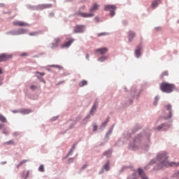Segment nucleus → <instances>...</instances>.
<instances>
[{"instance_id": "nucleus-1", "label": "nucleus", "mask_w": 179, "mask_h": 179, "mask_svg": "<svg viewBox=\"0 0 179 179\" xmlns=\"http://www.w3.org/2000/svg\"><path fill=\"white\" fill-rule=\"evenodd\" d=\"M169 156L166 152L163 153H159L157 157V161L159 162V167H178L179 163H176V162H169Z\"/></svg>"}, {"instance_id": "nucleus-2", "label": "nucleus", "mask_w": 179, "mask_h": 179, "mask_svg": "<svg viewBox=\"0 0 179 179\" xmlns=\"http://www.w3.org/2000/svg\"><path fill=\"white\" fill-rule=\"evenodd\" d=\"M99 6L97 3H94L93 6L90 9V13H85V12H81V10H79L78 12H76L75 13L76 16H80L81 17L87 18V17H93L94 16V12H96V10H98Z\"/></svg>"}, {"instance_id": "nucleus-3", "label": "nucleus", "mask_w": 179, "mask_h": 179, "mask_svg": "<svg viewBox=\"0 0 179 179\" xmlns=\"http://www.w3.org/2000/svg\"><path fill=\"white\" fill-rule=\"evenodd\" d=\"M175 88L176 86H174V85L172 83H167L166 82H163L160 85L161 90L165 93H171Z\"/></svg>"}, {"instance_id": "nucleus-4", "label": "nucleus", "mask_w": 179, "mask_h": 179, "mask_svg": "<svg viewBox=\"0 0 179 179\" xmlns=\"http://www.w3.org/2000/svg\"><path fill=\"white\" fill-rule=\"evenodd\" d=\"M115 9H117V7L115 6V5H106L105 6V10H110V16H115Z\"/></svg>"}, {"instance_id": "nucleus-5", "label": "nucleus", "mask_w": 179, "mask_h": 179, "mask_svg": "<svg viewBox=\"0 0 179 179\" xmlns=\"http://www.w3.org/2000/svg\"><path fill=\"white\" fill-rule=\"evenodd\" d=\"M86 27L83 24H77L74 27L73 33H84L85 31Z\"/></svg>"}, {"instance_id": "nucleus-6", "label": "nucleus", "mask_w": 179, "mask_h": 179, "mask_svg": "<svg viewBox=\"0 0 179 179\" xmlns=\"http://www.w3.org/2000/svg\"><path fill=\"white\" fill-rule=\"evenodd\" d=\"M12 58V55L8 54H0V62L8 61Z\"/></svg>"}, {"instance_id": "nucleus-7", "label": "nucleus", "mask_w": 179, "mask_h": 179, "mask_svg": "<svg viewBox=\"0 0 179 179\" xmlns=\"http://www.w3.org/2000/svg\"><path fill=\"white\" fill-rule=\"evenodd\" d=\"M74 39L73 38H69L68 39L64 44H62V48H69L70 45H71L72 43H73Z\"/></svg>"}, {"instance_id": "nucleus-8", "label": "nucleus", "mask_w": 179, "mask_h": 179, "mask_svg": "<svg viewBox=\"0 0 179 179\" xmlns=\"http://www.w3.org/2000/svg\"><path fill=\"white\" fill-rule=\"evenodd\" d=\"M26 33H27V30H26V29H20L17 31H10V34L20 35V34H25Z\"/></svg>"}, {"instance_id": "nucleus-9", "label": "nucleus", "mask_w": 179, "mask_h": 179, "mask_svg": "<svg viewBox=\"0 0 179 179\" xmlns=\"http://www.w3.org/2000/svg\"><path fill=\"white\" fill-rule=\"evenodd\" d=\"M138 173L142 179H149L148 176H146L145 171H143V170H142V169H138Z\"/></svg>"}, {"instance_id": "nucleus-10", "label": "nucleus", "mask_w": 179, "mask_h": 179, "mask_svg": "<svg viewBox=\"0 0 179 179\" xmlns=\"http://www.w3.org/2000/svg\"><path fill=\"white\" fill-rule=\"evenodd\" d=\"M135 37H136V33H134V31H129V36H128L129 41H132L134 38H135Z\"/></svg>"}, {"instance_id": "nucleus-11", "label": "nucleus", "mask_w": 179, "mask_h": 179, "mask_svg": "<svg viewBox=\"0 0 179 179\" xmlns=\"http://www.w3.org/2000/svg\"><path fill=\"white\" fill-rule=\"evenodd\" d=\"M171 105L169 104L168 106H166V109L169 111V115H168V117H166V120H169V118H171V117H173V113L171 111Z\"/></svg>"}, {"instance_id": "nucleus-12", "label": "nucleus", "mask_w": 179, "mask_h": 179, "mask_svg": "<svg viewBox=\"0 0 179 179\" xmlns=\"http://www.w3.org/2000/svg\"><path fill=\"white\" fill-rule=\"evenodd\" d=\"M141 51H142V47L141 45H138V47L136 48L135 51V55L137 58H139L141 57Z\"/></svg>"}, {"instance_id": "nucleus-13", "label": "nucleus", "mask_w": 179, "mask_h": 179, "mask_svg": "<svg viewBox=\"0 0 179 179\" xmlns=\"http://www.w3.org/2000/svg\"><path fill=\"white\" fill-rule=\"evenodd\" d=\"M61 43V38H55L52 44V48H56Z\"/></svg>"}, {"instance_id": "nucleus-14", "label": "nucleus", "mask_w": 179, "mask_h": 179, "mask_svg": "<svg viewBox=\"0 0 179 179\" xmlns=\"http://www.w3.org/2000/svg\"><path fill=\"white\" fill-rule=\"evenodd\" d=\"M31 110H30V108H21L20 110V113H21V114H29L30 113H31Z\"/></svg>"}, {"instance_id": "nucleus-15", "label": "nucleus", "mask_w": 179, "mask_h": 179, "mask_svg": "<svg viewBox=\"0 0 179 179\" xmlns=\"http://www.w3.org/2000/svg\"><path fill=\"white\" fill-rule=\"evenodd\" d=\"M14 26H27V23H24V22H19V21H15L13 22Z\"/></svg>"}, {"instance_id": "nucleus-16", "label": "nucleus", "mask_w": 179, "mask_h": 179, "mask_svg": "<svg viewBox=\"0 0 179 179\" xmlns=\"http://www.w3.org/2000/svg\"><path fill=\"white\" fill-rule=\"evenodd\" d=\"M108 51V48H99L98 50H96V52H100V54H105Z\"/></svg>"}, {"instance_id": "nucleus-17", "label": "nucleus", "mask_w": 179, "mask_h": 179, "mask_svg": "<svg viewBox=\"0 0 179 179\" xmlns=\"http://www.w3.org/2000/svg\"><path fill=\"white\" fill-rule=\"evenodd\" d=\"M161 3V1L159 0L154 1L152 3V8H157L159 4Z\"/></svg>"}, {"instance_id": "nucleus-18", "label": "nucleus", "mask_w": 179, "mask_h": 179, "mask_svg": "<svg viewBox=\"0 0 179 179\" xmlns=\"http://www.w3.org/2000/svg\"><path fill=\"white\" fill-rule=\"evenodd\" d=\"M3 145L6 146L7 145H15V141L13 139H11L10 141H8L7 142H4Z\"/></svg>"}, {"instance_id": "nucleus-19", "label": "nucleus", "mask_w": 179, "mask_h": 179, "mask_svg": "<svg viewBox=\"0 0 179 179\" xmlns=\"http://www.w3.org/2000/svg\"><path fill=\"white\" fill-rule=\"evenodd\" d=\"M103 168L105 169V170L106 171H108V170H110V162L108 161L106 164L104 165Z\"/></svg>"}, {"instance_id": "nucleus-20", "label": "nucleus", "mask_w": 179, "mask_h": 179, "mask_svg": "<svg viewBox=\"0 0 179 179\" xmlns=\"http://www.w3.org/2000/svg\"><path fill=\"white\" fill-rule=\"evenodd\" d=\"M164 76H169V71H165L164 72H162V73L160 75L161 79H163Z\"/></svg>"}, {"instance_id": "nucleus-21", "label": "nucleus", "mask_w": 179, "mask_h": 179, "mask_svg": "<svg viewBox=\"0 0 179 179\" xmlns=\"http://www.w3.org/2000/svg\"><path fill=\"white\" fill-rule=\"evenodd\" d=\"M86 85H87V80H82L81 82L79 83L80 87H83V86H85Z\"/></svg>"}, {"instance_id": "nucleus-22", "label": "nucleus", "mask_w": 179, "mask_h": 179, "mask_svg": "<svg viewBox=\"0 0 179 179\" xmlns=\"http://www.w3.org/2000/svg\"><path fill=\"white\" fill-rule=\"evenodd\" d=\"M52 5L48 4V5H41V9H46L48 8H52Z\"/></svg>"}, {"instance_id": "nucleus-23", "label": "nucleus", "mask_w": 179, "mask_h": 179, "mask_svg": "<svg viewBox=\"0 0 179 179\" xmlns=\"http://www.w3.org/2000/svg\"><path fill=\"white\" fill-rule=\"evenodd\" d=\"M97 106H98V103H95L93 105V106H92V110H91V111H90L91 113H93L95 111V110H96Z\"/></svg>"}, {"instance_id": "nucleus-24", "label": "nucleus", "mask_w": 179, "mask_h": 179, "mask_svg": "<svg viewBox=\"0 0 179 179\" xmlns=\"http://www.w3.org/2000/svg\"><path fill=\"white\" fill-rule=\"evenodd\" d=\"M103 155L104 156L109 157L112 155V150H107L106 152H104Z\"/></svg>"}, {"instance_id": "nucleus-25", "label": "nucleus", "mask_w": 179, "mask_h": 179, "mask_svg": "<svg viewBox=\"0 0 179 179\" xmlns=\"http://www.w3.org/2000/svg\"><path fill=\"white\" fill-rule=\"evenodd\" d=\"M0 121H1V122H6L7 121L6 117H4V115H2V114L0 115Z\"/></svg>"}, {"instance_id": "nucleus-26", "label": "nucleus", "mask_w": 179, "mask_h": 179, "mask_svg": "<svg viewBox=\"0 0 179 179\" xmlns=\"http://www.w3.org/2000/svg\"><path fill=\"white\" fill-rule=\"evenodd\" d=\"M27 160H22L19 164H17V168L19 169V167H20V166H22V164H24V163H27Z\"/></svg>"}, {"instance_id": "nucleus-27", "label": "nucleus", "mask_w": 179, "mask_h": 179, "mask_svg": "<svg viewBox=\"0 0 179 179\" xmlns=\"http://www.w3.org/2000/svg\"><path fill=\"white\" fill-rule=\"evenodd\" d=\"M172 177L173 178H176V179H179V171H177L176 173H175Z\"/></svg>"}, {"instance_id": "nucleus-28", "label": "nucleus", "mask_w": 179, "mask_h": 179, "mask_svg": "<svg viewBox=\"0 0 179 179\" xmlns=\"http://www.w3.org/2000/svg\"><path fill=\"white\" fill-rule=\"evenodd\" d=\"M52 68H57L58 69H62V66L60 65H50Z\"/></svg>"}, {"instance_id": "nucleus-29", "label": "nucleus", "mask_w": 179, "mask_h": 179, "mask_svg": "<svg viewBox=\"0 0 179 179\" xmlns=\"http://www.w3.org/2000/svg\"><path fill=\"white\" fill-rule=\"evenodd\" d=\"M39 171H45V167L43 166V164H41V166H39Z\"/></svg>"}, {"instance_id": "nucleus-30", "label": "nucleus", "mask_w": 179, "mask_h": 179, "mask_svg": "<svg viewBox=\"0 0 179 179\" xmlns=\"http://www.w3.org/2000/svg\"><path fill=\"white\" fill-rule=\"evenodd\" d=\"M128 179H136V174H132V176H129Z\"/></svg>"}, {"instance_id": "nucleus-31", "label": "nucleus", "mask_w": 179, "mask_h": 179, "mask_svg": "<svg viewBox=\"0 0 179 179\" xmlns=\"http://www.w3.org/2000/svg\"><path fill=\"white\" fill-rule=\"evenodd\" d=\"M108 121H109V118H108V119L106 120V121H105L104 122H103V123L101 124V127H106V125H107Z\"/></svg>"}, {"instance_id": "nucleus-32", "label": "nucleus", "mask_w": 179, "mask_h": 179, "mask_svg": "<svg viewBox=\"0 0 179 179\" xmlns=\"http://www.w3.org/2000/svg\"><path fill=\"white\" fill-rule=\"evenodd\" d=\"M30 89H31V90H36L37 86H35L34 85H31L30 86Z\"/></svg>"}, {"instance_id": "nucleus-33", "label": "nucleus", "mask_w": 179, "mask_h": 179, "mask_svg": "<svg viewBox=\"0 0 179 179\" xmlns=\"http://www.w3.org/2000/svg\"><path fill=\"white\" fill-rule=\"evenodd\" d=\"M164 127V124H162L161 125H159V126L157 128V129H158V131H160L161 129H163Z\"/></svg>"}, {"instance_id": "nucleus-34", "label": "nucleus", "mask_w": 179, "mask_h": 179, "mask_svg": "<svg viewBox=\"0 0 179 179\" xmlns=\"http://www.w3.org/2000/svg\"><path fill=\"white\" fill-rule=\"evenodd\" d=\"M106 59V57H101V58L99 59V61H101V62H103Z\"/></svg>"}, {"instance_id": "nucleus-35", "label": "nucleus", "mask_w": 179, "mask_h": 179, "mask_svg": "<svg viewBox=\"0 0 179 179\" xmlns=\"http://www.w3.org/2000/svg\"><path fill=\"white\" fill-rule=\"evenodd\" d=\"M37 34H38L37 31H34V33H29V36H37Z\"/></svg>"}, {"instance_id": "nucleus-36", "label": "nucleus", "mask_w": 179, "mask_h": 179, "mask_svg": "<svg viewBox=\"0 0 179 179\" xmlns=\"http://www.w3.org/2000/svg\"><path fill=\"white\" fill-rule=\"evenodd\" d=\"M159 101V97H155L154 104L156 106Z\"/></svg>"}, {"instance_id": "nucleus-37", "label": "nucleus", "mask_w": 179, "mask_h": 179, "mask_svg": "<svg viewBox=\"0 0 179 179\" xmlns=\"http://www.w3.org/2000/svg\"><path fill=\"white\" fill-rule=\"evenodd\" d=\"M107 33H99L98 34V37H101V36H106Z\"/></svg>"}, {"instance_id": "nucleus-38", "label": "nucleus", "mask_w": 179, "mask_h": 179, "mask_svg": "<svg viewBox=\"0 0 179 179\" xmlns=\"http://www.w3.org/2000/svg\"><path fill=\"white\" fill-rule=\"evenodd\" d=\"M97 128H98V125H96V124H95L93 126V131H97Z\"/></svg>"}, {"instance_id": "nucleus-39", "label": "nucleus", "mask_w": 179, "mask_h": 179, "mask_svg": "<svg viewBox=\"0 0 179 179\" xmlns=\"http://www.w3.org/2000/svg\"><path fill=\"white\" fill-rule=\"evenodd\" d=\"M13 113H20V110H13Z\"/></svg>"}, {"instance_id": "nucleus-40", "label": "nucleus", "mask_w": 179, "mask_h": 179, "mask_svg": "<svg viewBox=\"0 0 179 179\" xmlns=\"http://www.w3.org/2000/svg\"><path fill=\"white\" fill-rule=\"evenodd\" d=\"M36 73L41 75L42 76H44V75H45V73H41V72H36Z\"/></svg>"}, {"instance_id": "nucleus-41", "label": "nucleus", "mask_w": 179, "mask_h": 179, "mask_svg": "<svg viewBox=\"0 0 179 179\" xmlns=\"http://www.w3.org/2000/svg\"><path fill=\"white\" fill-rule=\"evenodd\" d=\"M76 145H74L73 146H72V148L71 149L70 152H73V150L75 149Z\"/></svg>"}, {"instance_id": "nucleus-42", "label": "nucleus", "mask_w": 179, "mask_h": 179, "mask_svg": "<svg viewBox=\"0 0 179 179\" xmlns=\"http://www.w3.org/2000/svg\"><path fill=\"white\" fill-rule=\"evenodd\" d=\"M22 57H26L27 55V52H23L22 54Z\"/></svg>"}, {"instance_id": "nucleus-43", "label": "nucleus", "mask_w": 179, "mask_h": 179, "mask_svg": "<svg viewBox=\"0 0 179 179\" xmlns=\"http://www.w3.org/2000/svg\"><path fill=\"white\" fill-rule=\"evenodd\" d=\"M3 134H6V135H8L9 134L8 131H3Z\"/></svg>"}, {"instance_id": "nucleus-44", "label": "nucleus", "mask_w": 179, "mask_h": 179, "mask_svg": "<svg viewBox=\"0 0 179 179\" xmlns=\"http://www.w3.org/2000/svg\"><path fill=\"white\" fill-rule=\"evenodd\" d=\"M3 73V69H1V68H0V75H1Z\"/></svg>"}, {"instance_id": "nucleus-45", "label": "nucleus", "mask_w": 179, "mask_h": 179, "mask_svg": "<svg viewBox=\"0 0 179 179\" xmlns=\"http://www.w3.org/2000/svg\"><path fill=\"white\" fill-rule=\"evenodd\" d=\"M3 127H4V125L3 124H0V129H1V128H3Z\"/></svg>"}, {"instance_id": "nucleus-46", "label": "nucleus", "mask_w": 179, "mask_h": 179, "mask_svg": "<svg viewBox=\"0 0 179 179\" xmlns=\"http://www.w3.org/2000/svg\"><path fill=\"white\" fill-rule=\"evenodd\" d=\"M86 58H87V59H89V58H90V55H89V54H87V55H86Z\"/></svg>"}, {"instance_id": "nucleus-47", "label": "nucleus", "mask_w": 179, "mask_h": 179, "mask_svg": "<svg viewBox=\"0 0 179 179\" xmlns=\"http://www.w3.org/2000/svg\"><path fill=\"white\" fill-rule=\"evenodd\" d=\"M86 6H83L81 9H85Z\"/></svg>"}, {"instance_id": "nucleus-48", "label": "nucleus", "mask_w": 179, "mask_h": 179, "mask_svg": "<svg viewBox=\"0 0 179 179\" xmlns=\"http://www.w3.org/2000/svg\"><path fill=\"white\" fill-rule=\"evenodd\" d=\"M29 174V171H27V176H28Z\"/></svg>"}, {"instance_id": "nucleus-49", "label": "nucleus", "mask_w": 179, "mask_h": 179, "mask_svg": "<svg viewBox=\"0 0 179 179\" xmlns=\"http://www.w3.org/2000/svg\"><path fill=\"white\" fill-rule=\"evenodd\" d=\"M71 159H69V162H71Z\"/></svg>"}, {"instance_id": "nucleus-50", "label": "nucleus", "mask_w": 179, "mask_h": 179, "mask_svg": "<svg viewBox=\"0 0 179 179\" xmlns=\"http://www.w3.org/2000/svg\"><path fill=\"white\" fill-rule=\"evenodd\" d=\"M162 179H170V178H162Z\"/></svg>"}]
</instances>
